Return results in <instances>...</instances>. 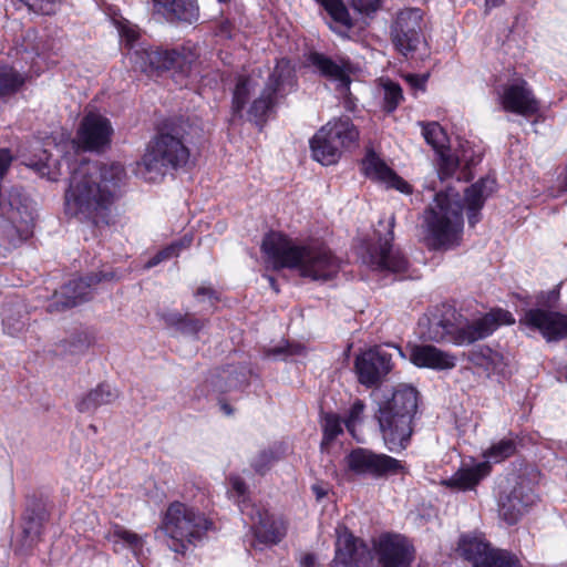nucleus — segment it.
I'll return each instance as SVG.
<instances>
[{"instance_id": "1", "label": "nucleus", "mask_w": 567, "mask_h": 567, "mask_svg": "<svg viewBox=\"0 0 567 567\" xmlns=\"http://www.w3.org/2000/svg\"><path fill=\"white\" fill-rule=\"evenodd\" d=\"M63 162L71 169L64 195L65 213L94 225L107 223L115 189L126 176L123 165L113 163L100 166L83 158L72 163L69 156H64Z\"/></svg>"}, {"instance_id": "2", "label": "nucleus", "mask_w": 567, "mask_h": 567, "mask_svg": "<svg viewBox=\"0 0 567 567\" xmlns=\"http://www.w3.org/2000/svg\"><path fill=\"white\" fill-rule=\"evenodd\" d=\"M274 269H297L313 281H327L339 271V262L323 246H299L280 233L268 234L261 245Z\"/></svg>"}, {"instance_id": "3", "label": "nucleus", "mask_w": 567, "mask_h": 567, "mask_svg": "<svg viewBox=\"0 0 567 567\" xmlns=\"http://www.w3.org/2000/svg\"><path fill=\"white\" fill-rule=\"evenodd\" d=\"M295 86V69L289 60L281 59L267 79L256 73L238 79L233 96V111L239 114L251 102L248 114L258 122L272 109L278 97L290 93Z\"/></svg>"}, {"instance_id": "4", "label": "nucleus", "mask_w": 567, "mask_h": 567, "mask_svg": "<svg viewBox=\"0 0 567 567\" xmlns=\"http://www.w3.org/2000/svg\"><path fill=\"white\" fill-rule=\"evenodd\" d=\"M464 218L460 192L452 186L439 190L424 212V240L433 249H452L460 245Z\"/></svg>"}, {"instance_id": "5", "label": "nucleus", "mask_w": 567, "mask_h": 567, "mask_svg": "<svg viewBox=\"0 0 567 567\" xmlns=\"http://www.w3.org/2000/svg\"><path fill=\"white\" fill-rule=\"evenodd\" d=\"M417 409V391L399 385L390 396L378 400L375 417L383 442L390 452L404 450L413 433L412 421Z\"/></svg>"}, {"instance_id": "6", "label": "nucleus", "mask_w": 567, "mask_h": 567, "mask_svg": "<svg viewBox=\"0 0 567 567\" xmlns=\"http://www.w3.org/2000/svg\"><path fill=\"white\" fill-rule=\"evenodd\" d=\"M189 150L177 131L157 135L147 146L137 163V174L148 182H157L168 169H177L187 164Z\"/></svg>"}, {"instance_id": "7", "label": "nucleus", "mask_w": 567, "mask_h": 567, "mask_svg": "<svg viewBox=\"0 0 567 567\" xmlns=\"http://www.w3.org/2000/svg\"><path fill=\"white\" fill-rule=\"evenodd\" d=\"M210 527L212 522L202 512L181 502L168 506L162 523L167 546L182 555L200 542Z\"/></svg>"}, {"instance_id": "8", "label": "nucleus", "mask_w": 567, "mask_h": 567, "mask_svg": "<svg viewBox=\"0 0 567 567\" xmlns=\"http://www.w3.org/2000/svg\"><path fill=\"white\" fill-rule=\"evenodd\" d=\"M515 323L513 315L504 309H493L484 316L472 321L458 324L449 321H439L431 326L429 338L434 341H449L456 346H467L491 336L503 324Z\"/></svg>"}, {"instance_id": "9", "label": "nucleus", "mask_w": 567, "mask_h": 567, "mask_svg": "<svg viewBox=\"0 0 567 567\" xmlns=\"http://www.w3.org/2000/svg\"><path fill=\"white\" fill-rule=\"evenodd\" d=\"M516 452V443L513 439H502L493 443L483 453L484 461L472 467H462L450 478L443 481L447 487L458 491L473 489L478 482L491 472V465L503 462Z\"/></svg>"}, {"instance_id": "10", "label": "nucleus", "mask_w": 567, "mask_h": 567, "mask_svg": "<svg viewBox=\"0 0 567 567\" xmlns=\"http://www.w3.org/2000/svg\"><path fill=\"white\" fill-rule=\"evenodd\" d=\"M192 54L176 51L159 50L138 44L130 52V60L135 70L153 75L161 71L175 70L187 75L190 71Z\"/></svg>"}, {"instance_id": "11", "label": "nucleus", "mask_w": 567, "mask_h": 567, "mask_svg": "<svg viewBox=\"0 0 567 567\" xmlns=\"http://www.w3.org/2000/svg\"><path fill=\"white\" fill-rule=\"evenodd\" d=\"M347 467L357 475L374 478L396 475L404 470L401 461L383 453L358 447L346 457Z\"/></svg>"}, {"instance_id": "12", "label": "nucleus", "mask_w": 567, "mask_h": 567, "mask_svg": "<svg viewBox=\"0 0 567 567\" xmlns=\"http://www.w3.org/2000/svg\"><path fill=\"white\" fill-rule=\"evenodd\" d=\"M114 275L100 272L69 281L55 292L48 306L51 313L63 312L86 301L92 293V287L102 280H111Z\"/></svg>"}, {"instance_id": "13", "label": "nucleus", "mask_w": 567, "mask_h": 567, "mask_svg": "<svg viewBox=\"0 0 567 567\" xmlns=\"http://www.w3.org/2000/svg\"><path fill=\"white\" fill-rule=\"evenodd\" d=\"M423 12L419 8H405L398 12L391 25L392 41L406 54L414 51L422 40Z\"/></svg>"}, {"instance_id": "14", "label": "nucleus", "mask_w": 567, "mask_h": 567, "mask_svg": "<svg viewBox=\"0 0 567 567\" xmlns=\"http://www.w3.org/2000/svg\"><path fill=\"white\" fill-rule=\"evenodd\" d=\"M498 102L506 112L522 116L535 114L539 104L528 83L522 78H515L497 91Z\"/></svg>"}, {"instance_id": "15", "label": "nucleus", "mask_w": 567, "mask_h": 567, "mask_svg": "<svg viewBox=\"0 0 567 567\" xmlns=\"http://www.w3.org/2000/svg\"><path fill=\"white\" fill-rule=\"evenodd\" d=\"M519 323L540 332L547 341L567 338V315L558 311L533 308L525 311Z\"/></svg>"}, {"instance_id": "16", "label": "nucleus", "mask_w": 567, "mask_h": 567, "mask_svg": "<svg viewBox=\"0 0 567 567\" xmlns=\"http://www.w3.org/2000/svg\"><path fill=\"white\" fill-rule=\"evenodd\" d=\"M336 556L332 567H363L372 559L368 546L340 525L336 529Z\"/></svg>"}, {"instance_id": "17", "label": "nucleus", "mask_w": 567, "mask_h": 567, "mask_svg": "<svg viewBox=\"0 0 567 567\" xmlns=\"http://www.w3.org/2000/svg\"><path fill=\"white\" fill-rule=\"evenodd\" d=\"M241 512L250 517L251 529L259 544L276 545L285 537L287 528L282 519L255 505L245 504Z\"/></svg>"}, {"instance_id": "18", "label": "nucleus", "mask_w": 567, "mask_h": 567, "mask_svg": "<svg viewBox=\"0 0 567 567\" xmlns=\"http://www.w3.org/2000/svg\"><path fill=\"white\" fill-rule=\"evenodd\" d=\"M380 567H410L413 547L400 535H383L374 544Z\"/></svg>"}, {"instance_id": "19", "label": "nucleus", "mask_w": 567, "mask_h": 567, "mask_svg": "<svg viewBox=\"0 0 567 567\" xmlns=\"http://www.w3.org/2000/svg\"><path fill=\"white\" fill-rule=\"evenodd\" d=\"M391 354L379 348L359 354L354 368L360 383L365 386L379 383L391 371Z\"/></svg>"}, {"instance_id": "20", "label": "nucleus", "mask_w": 567, "mask_h": 567, "mask_svg": "<svg viewBox=\"0 0 567 567\" xmlns=\"http://www.w3.org/2000/svg\"><path fill=\"white\" fill-rule=\"evenodd\" d=\"M33 227L34 209L25 204L18 206L11 204L7 219L1 226V231L12 246H18L32 236Z\"/></svg>"}, {"instance_id": "21", "label": "nucleus", "mask_w": 567, "mask_h": 567, "mask_svg": "<svg viewBox=\"0 0 567 567\" xmlns=\"http://www.w3.org/2000/svg\"><path fill=\"white\" fill-rule=\"evenodd\" d=\"M113 128L110 121L97 113H89L82 120L78 140L84 150L99 151L111 141Z\"/></svg>"}, {"instance_id": "22", "label": "nucleus", "mask_w": 567, "mask_h": 567, "mask_svg": "<svg viewBox=\"0 0 567 567\" xmlns=\"http://www.w3.org/2000/svg\"><path fill=\"white\" fill-rule=\"evenodd\" d=\"M362 171L364 175L375 182L382 183L388 187L395 188L403 194L411 193V186L408 182L398 176L374 152L369 151L362 161Z\"/></svg>"}, {"instance_id": "23", "label": "nucleus", "mask_w": 567, "mask_h": 567, "mask_svg": "<svg viewBox=\"0 0 567 567\" xmlns=\"http://www.w3.org/2000/svg\"><path fill=\"white\" fill-rule=\"evenodd\" d=\"M410 361L419 368L451 370L456 365V357L432 344H414L410 348Z\"/></svg>"}, {"instance_id": "24", "label": "nucleus", "mask_w": 567, "mask_h": 567, "mask_svg": "<svg viewBox=\"0 0 567 567\" xmlns=\"http://www.w3.org/2000/svg\"><path fill=\"white\" fill-rule=\"evenodd\" d=\"M154 11L167 21L193 23L199 18L197 0H153Z\"/></svg>"}, {"instance_id": "25", "label": "nucleus", "mask_w": 567, "mask_h": 567, "mask_svg": "<svg viewBox=\"0 0 567 567\" xmlns=\"http://www.w3.org/2000/svg\"><path fill=\"white\" fill-rule=\"evenodd\" d=\"M533 503V496L525 494L523 487H514L498 498L499 517L507 524H516Z\"/></svg>"}, {"instance_id": "26", "label": "nucleus", "mask_w": 567, "mask_h": 567, "mask_svg": "<svg viewBox=\"0 0 567 567\" xmlns=\"http://www.w3.org/2000/svg\"><path fill=\"white\" fill-rule=\"evenodd\" d=\"M106 539L112 544L115 553L130 550L136 558L144 555L145 537L124 526H112L106 534Z\"/></svg>"}, {"instance_id": "27", "label": "nucleus", "mask_w": 567, "mask_h": 567, "mask_svg": "<svg viewBox=\"0 0 567 567\" xmlns=\"http://www.w3.org/2000/svg\"><path fill=\"white\" fill-rule=\"evenodd\" d=\"M310 62L323 76L337 82L342 93L349 90L350 78L349 65L347 63H338L321 53H312L310 55Z\"/></svg>"}, {"instance_id": "28", "label": "nucleus", "mask_w": 567, "mask_h": 567, "mask_svg": "<svg viewBox=\"0 0 567 567\" xmlns=\"http://www.w3.org/2000/svg\"><path fill=\"white\" fill-rule=\"evenodd\" d=\"M494 184L493 179L481 178L465 189L464 202L467 207V218L471 226L478 221V212L483 207L485 199L493 192Z\"/></svg>"}, {"instance_id": "29", "label": "nucleus", "mask_w": 567, "mask_h": 567, "mask_svg": "<svg viewBox=\"0 0 567 567\" xmlns=\"http://www.w3.org/2000/svg\"><path fill=\"white\" fill-rule=\"evenodd\" d=\"M310 148L313 159L322 165L337 163L342 153L332 138H330L328 128H324V126L310 140Z\"/></svg>"}, {"instance_id": "30", "label": "nucleus", "mask_w": 567, "mask_h": 567, "mask_svg": "<svg viewBox=\"0 0 567 567\" xmlns=\"http://www.w3.org/2000/svg\"><path fill=\"white\" fill-rule=\"evenodd\" d=\"M371 265L379 270L401 274L406 270L408 261L400 251H394L389 239L380 244L379 251L370 255Z\"/></svg>"}, {"instance_id": "31", "label": "nucleus", "mask_w": 567, "mask_h": 567, "mask_svg": "<svg viewBox=\"0 0 567 567\" xmlns=\"http://www.w3.org/2000/svg\"><path fill=\"white\" fill-rule=\"evenodd\" d=\"M323 126L341 151L354 145L359 138V132L349 117L332 120Z\"/></svg>"}, {"instance_id": "32", "label": "nucleus", "mask_w": 567, "mask_h": 567, "mask_svg": "<svg viewBox=\"0 0 567 567\" xmlns=\"http://www.w3.org/2000/svg\"><path fill=\"white\" fill-rule=\"evenodd\" d=\"M118 396L117 390L111 384H101L95 390L87 393L76 408L80 412H92L99 406L114 402Z\"/></svg>"}, {"instance_id": "33", "label": "nucleus", "mask_w": 567, "mask_h": 567, "mask_svg": "<svg viewBox=\"0 0 567 567\" xmlns=\"http://www.w3.org/2000/svg\"><path fill=\"white\" fill-rule=\"evenodd\" d=\"M491 549L489 544L481 535H463L457 546L460 555L472 561L473 566L480 556H485Z\"/></svg>"}, {"instance_id": "34", "label": "nucleus", "mask_w": 567, "mask_h": 567, "mask_svg": "<svg viewBox=\"0 0 567 567\" xmlns=\"http://www.w3.org/2000/svg\"><path fill=\"white\" fill-rule=\"evenodd\" d=\"M321 3L333 21L331 29L344 37L347 31L352 27L350 14L341 0H317Z\"/></svg>"}, {"instance_id": "35", "label": "nucleus", "mask_w": 567, "mask_h": 567, "mask_svg": "<svg viewBox=\"0 0 567 567\" xmlns=\"http://www.w3.org/2000/svg\"><path fill=\"white\" fill-rule=\"evenodd\" d=\"M25 79L10 66L0 68V99L14 94L23 85Z\"/></svg>"}, {"instance_id": "36", "label": "nucleus", "mask_w": 567, "mask_h": 567, "mask_svg": "<svg viewBox=\"0 0 567 567\" xmlns=\"http://www.w3.org/2000/svg\"><path fill=\"white\" fill-rule=\"evenodd\" d=\"M61 162L58 158H52L51 155L43 151V155L32 163V167L41 177H47L49 181L55 182L62 174Z\"/></svg>"}, {"instance_id": "37", "label": "nucleus", "mask_w": 567, "mask_h": 567, "mask_svg": "<svg viewBox=\"0 0 567 567\" xmlns=\"http://www.w3.org/2000/svg\"><path fill=\"white\" fill-rule=\"evenodd\" d=\"M192 244V237L184 236L182 239L172 243L164 249L159 250L154 257H152L146 264L145 268L151 269L158 264L168 260L171 258L177 257L181 251L187 247H189Z\"/></svg>"}, {"instance_id": "38", "label": "nucleus", "mask_w": 567, "mask_h": 567, "mask_svg": "<svg viewBox=\"0 0 567 567\" xmlns=\"http://www.w3.org/2000/svg\"><path fill=\"white\" fill-rule=\"evenodd\" d=\"M420 126L422 127V135L429 145H431L436 152H441L445 148L447 135L437 122H421Z\"/></svg>"}, {"instance_id": "39", "label": "nucleus", "mask_w": 567, "mask_h": 567, "mask_svg": "<svg viewBox=\"0 0 567 567\" xmlns=\"http://www.w3.org/2000/svg\"><path fill=\"white\" fill-rule=\"evenodd\" d=\"M516 563L509 553L492 548L485 556H480L473 567H515Z\"/></svg>"}, {"instance_id": "40", "label": "nucleus", "mask_w": 567, "mask_h": 567, "mask_svg": "<svg viewBox=\"0 0 567 567\" xmlns=\"http://www.w3.org/2000/svg\"><path fill=\"white\" fill-rule=\"evenodd\" d=\"M42 533V520L40 517H30L23 525L21 551L30 550L40 539Z\"/></svg>"}, {"instance_id": "41", "label": "nucleus", "mask_w": 567, "mask_h": 567, "mask_svg": "<svg viewBox=\"0 0 567 567\" xmlns=\"http://www.w3.org/2000/svg\"><path fill=\"white\" fill-rule=\"evenodd\" d=\"M114 24L117 29L121 42L128 47L131 51L136 49L140 44L136 43L140 37L137 27L124 18L114 19Z\"/></svg>"}, {"instance_id": "42", "label": "nucleus", "mask_w": 567, "mask_h": 567, "mask_svg": "<svg viewBox=\"0 0 567 567\" xmlns=\"http://www.w3.org/2000/svg\"><path fill=\"white\" fill-rule=\"evenodd\" d=\"M87 347V339L81 334H78L59 342L56 344L55 351L62 355H76L83 353Z\"/></svg>"}, {"instance_id": "43", "label": "nucleus", "mask_w": 567, "mask_h": 567, "mask_svg": "<svg viewBox=\"0 0 567 567\" xmlns=\"http://www.w3.org/2000/svg\"><path fill=\"white\" fill-rule=\"evenodd\" d=\"M383 90L385 109L388 112H393L403 100L402 90L400 85L394 82L384 83Z\"/></svg>"}, {"instance_id": "44", "label": "nucleus", "mask_w": 567, "mask_h": 567, "mask_svg": "<svg viewBox=\"0 0 567 567\" xmlns=\"http://www.w3.org/2000/svg\"><path fill=\"white\" fill-rule=\"evenodd\" d=\"M364 412V404L360 400H355L349 410L347 419L343 421L347 430L355 437L357 425L361 423Z\"/></svg>"}, {"instance_id": "45", "label": "nucleus", "mask_w": 567, "mask_h": 567, "mask_svg": "<svg viewBox=\"0 0 567 567\" xmlns=\"http://www.w3.org/2000/svg\"><path fill=\"white\" fill-rule=\"evenodd\" d=\"M30 11L39 14H52L56 11L61 0H20Z\"/></svg>"}, {"instance_id": "46", "label": "nucleus", "mask_w": 567, "mask_h": 567, "mask_svg": "<svg viewBox=\"0 0 567 567\" xmlns=\"http://www.w3.org/2000/svg\"><path fill=\"white\" fill-rule=\"evenodd\" d=\"M305 352V348L300 344L286 343L282 347H274L267 350L266 355L271 358L287 359L295 355H301Z\"/></svg>"}, {"instance_id": "47", "label": "nucleus", "mask_w": 567, "mask_h": 567, "mask_svg": "<svg viewBox=\"0 0 567 567\" xmlns=\"http://www.w3.org/2000/svg\"><path fill=\"white\" fill-rule=\"evenodd\" d=\"M437 153L440 154L441 158L439 177L443 181L444 178L451 176L454 173V171L458 166V161L455 157L445 154L444 150Z\"/></svg>"}, {"instance_id": "48", "label": "nucleus", "mask_w": 567, "mask_h": 567, "mask_svg": "<svg viewBox=\"0 0 567 567\" xmlns=\"http://www.w3.org/2000/svg\"><path fill=\"white\" fill-rule=\"evenodd\" d=\"M342 422L334 414H328L324 417L323 434L329 441L336 439L342 432Z\"/></svg>"}, {"instance_id": "49", "label": "nucleus", "mask_w": 567, "mask_h": 567, "mask_svg": "<svg viewBox=\"0 0 567 567\" xmlns=\"http://www.w3.org/2000/svg\"><path fill=\"white\" fill-rule=\"evenodd\" d=\"M275 461V455L271 451H261L258 455L254 457L251 461V466L258 473H265L269 470L271 464Z\"/></svg>"}, {"instance_id": "50", "label": "nucleus", "mask_w": 567, "mask_h": 567, "mask_svg": "<svg viewBox=\"0 0 567 567\" xmlns=\"http://www.w3.org/2000/svg\"><path fill=\"white\" fill-rule=\"evenodd\" d=\"M24 327L25 322L21 317L13 318L7 311L4 312L3 329L7 334L12 337L17 336L24 329Z\"/></svg>"}, {"instance_id": "51", "label": "nucleus", "mask_w": 567, "mask_h": 567, "mask_svg": "<svg viewBox=\"0 0 567 567\" xmlns=\"http://www.w3.org/2000/svg\"><path fill=\"white\" fill-rule=\"evenodd\" d=\"M351 7L358 12L369 14L377 11L381 0H348Z\"/></svg>"}, {"instance_id": "52", "label": "nucleus", "mask_w": 567, "mask_h": 567, "mask_svg": "<svg viewBox=\"0 0 567 567\" xmlns=\"http://www.w3.org/2000/svg\"><path fill=\"white\" fill-rule=\"evenodd\" d=\"M203 327L204 323L202 321L185 317L184 322L178 330L185 333L194 334L197 333Z\"/></svg>"}, {"instance_id": "53", "label": "nucleus", "mask_w": 567, "mask_h": 567, "mask_svg": "<svg viewBox=\"0 0 567 567\" xmlns=\"http://www.w3.org/2000/svg\"><path fill=\"white\" fill-rule=\"evenodd\" d=\"M162 318L167 324L179 329L182 323L184 322L185 316L177 311H168L163 313Z\"/></svg>"}, {"instance_id": "54", "label": "nucleus", "mask_w": 567, "mask_h": 567, "mask_svg": "<svg viewBox=\"0 0 567 567\" xmlns=\"http://www.w3.org/2000/svg\"><path fill=\"white\" fill-rule=\"evenodd\" d=\"M483 357L487 361L486 369L496 370L502 361V355L497 352H493L491 349H486Z\"/></svg>"}, {"instance_id": "55", "label": "nucleus", "mask_w": 567, "mask_h": 567, "mask_svg": "<svg viewBox=\"0 0 567 567\" xmlns=\"http://www.w3.org/2000/svg\"><path fill=\"white\" fill-rule=\"evenodd\" d=\"M195 297L199 302L208 301L209 303H213V300L216 299L215 291L209 287H199Z\"/></svg>"}, {"instance_id": "56", "label": "nucleus", "mask_w": 567, "mask_h": 567, "mask_svg": "<svg viewBox=\"0 0 567 567\" xmlns=\"http://www.w3.org/2000/svg\"><path fill=\"white\" fill-rule=\"evenodd\" d=\"M230 485L233 492H235L238 495V497H245L247 493V485L243 481V478H240L239 476L230 477Z\"/></svg>"}, {"instance_id": "57", "label": "nucleus", "mask_w": 567, "mask_h": 567, "mask_svg": "<svg viewBox=\"0 0 567 567\" xmlns=\"http://www.w3.org/2000/svg\"><path fill=\"white\" fill-rule=\"evenodd\" d=\"M312 492L318 501L322 499L328 494V488L321 484L312 485Z\"/></svg>"}, {"instance_id": "58", "label": "nucleus", "mask_w": 567, "mask_h": 567, "mask_svg": "<svg viewBox=\"0 0 567 567\" xmlns=\"http://www.w3.org/2000/svg\"><path fill=\"white\" fill-rule=\"evenodd\" d=\"M301 567H313L315 564H316V557L311 554H307L302 559H301Z\"/></svg>"}, {"instance_id": "59", "label": "nucleus", "mask_w": 567, "mask_h": 567, "mask_svg": "<svg viewBox=\"0 0 567 567\" xmlns=\"http://www.w3.org/2000/svg\"><path fill=\"white\" fill-rule=\"evenodd\" d=\"M502 2L503 0H485V6L486 8L492 9L501 6Z\"/></svg>"}, {"instance_id": "60", "label": "nucleus", "mask_w": 567, "mask_h": 567, "mask_svg": "<svg viewBox=\"0 0 567 567\" xmlns=\"http://www.w3.org/2000/svg\"><path fill=\"white\" fill-rule=\"evenodd\" d=\"M266 279L268 280L269 285L271 286V288L278 292L279 289L277 288V285H276V281L275 279L271 277V276H266Z\"/></svg>"}, {"instance_id": "61", "label": "nucleus", "mask_w": 567, "mask_h": 567, "mask_svg": "<svg viewBox=\"0 0 567 567\" xmlns=\"http://www.w3.org/2000/svg\"><path fill=\"white\" fill-rule=\"evenodd\" d=\"M408 79H409L411 82H412V81H415V82H417V81H419V80H417L415 76H413V75H410Z\"/></svg>"}, {"instance_id": "62", "label": "nucleus", "mask_w": 567, "mask_h": 567, "mask_svg": "<svg viewBox=\"0 0 567 567\" xmlns=\"http://www.w3.org/2000/svg\"><path fill=\"white\" fill-rule=\"evenodd\" d=\"M474 361H475L476 364L484 365V363L482 361H480L478 358L474 359Z\"/></svg>"}, {"instance_id": "63", "label": "nucleus", "mask_w": 567, "mask_h": 567, "mask_svg": "<svg viewBox=\"0 0 567 567\" xmlns=\"http://www.w3.org/2000/svg\"><path fill=\"white\" fill-rule=\"evenodd\" d=\"M71 145H72V148L75 150L76 146H75V142L74 141H72Z\"/></svg>"}]
</instances>
